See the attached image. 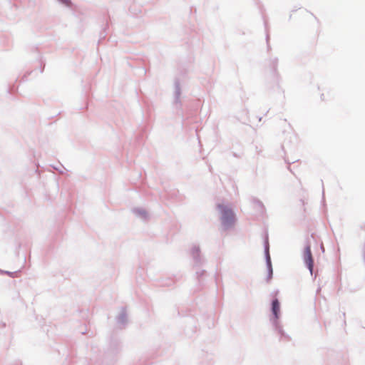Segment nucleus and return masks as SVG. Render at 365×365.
Masks as SVG:
<instances>
[{"instance_id":"nucleus-2","label":"nucleus","mask_w":365,"mask_h":365,"mask_svg":"<svg viewBox=\"0 0 365 365\" xmlns=\"http://www.w3.org/2000/svg\"><path fill=\"white\" fill-rule=\"evenodd\" d=\"M303 258H304V262L306 264V265L307 266L310 273L312 274L313 267H314V259H313V257H312V251H311V247L309 245H308L304 249Z\"/></svg>"},{"instance_id":"nucleus-1","label":"nucleus","mask_w":365,"mask_h":365,"mask_svg":"<svg viewBox=\"0 0 365 365\" xmlns=\"http://www.w3.org/2000/svg\"><path fill=\"white\" fill-rule=\"evenodd\" d=\"M218 208L221 211L222 224L226 226L232 225L235 222V215L232 210L224 205H219Z\"/></svg>"},{"instance_id":"nucleus-3","label":"nucleus","mask_w":365,"mask_h":365,"mask_svg":"<svg viewBox=\"0 0 365 365\" xmlns=\"http://www.w3.org/2000/svg\"><path fill=\"white\" fill-rule=\"evenodd\" d=\"M272 311L275 319H278L280 311V304L278 299H277L272 302Z\"/></svg>"}]
</instances>
